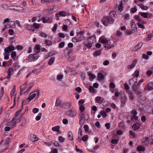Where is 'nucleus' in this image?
Here are the masks:
<instances>
[{
  "instance_id": "603ef678",
  "label": "nucleus",
  "mask_w": 153,
  "mask_h": 153,
  "mask_svg": "<svg viewBox=\"0 0 153 153\" xmlns=\"http://www.w3.org/2000/svg\"><path fill=\"white\" fill-rule=\"evenodd\" d=\"M100 114L104 117H106L107 115L105 111H102L100 112Z\"/></svg>"
},
{
  "instance_id": "a878e982",
  "label": "nucleus",
  "mask_w": 153,
  "mask_h": 153,
  "mask_svg": "<svg viewBox=\"0 0 153 153\" xmlns=\"http://www.w3.org/2000/svg\"><path fill=\"white\" fill-rule=\"evenodd\" d=\"M101 54V51L100 50H98L95 51L93 53V55L94 56H99Z\"/></svg>"
},
{
  "instance_id": "2f4dec72",
  "label": "nucleus",
  "mask_w": 153,
  "mask_h": 153,
  "mask_svg": "<svg viewBox=\"0 0 153 153\" xmlns=\"http://www.w3.org/2000/svg\"><path fill=\"white\" fill-rule=\"evenodd\" d=\"M88 75L90 77V78L92 79V80L96 78L95 75L91 73H88Z\"/></svg>"
},
{
  "instance_id": "6e6d98bb",
  "label": "nucleus",
  "mask_w": 153,
  "mask_h": 153,
  "mask_svg": "<svg viewBox=\"0 0 153 153\" xmlns=\"http://www.w3.org/2000/svg\"><path fill=\"white\" fill-rule=\"evenodd\" d=\"M92 43H93L92 42H88V43L86 44V45L87 47L89 48H91L92 47Z\"/></svg>"
},
{
  "instance_id": "c9c22d12",
  "label": "nucleus",
  "mask_w": 153,
  "mask_h": 153,
  "mask_svg": "<svg viewBox=\"0 0 153 153\" xmlns=\"http://www.w3.org/2000/svg\"><path fill=\"white\" fill-rule=\"evenodd\" d=\"M16 119V118H15V117H14L13 118L12 120L10 121V122H9L8 123H7V125L9 126H12L13 124V123H14V120Z\"/></svg>"
},
{
  "instance_id": "79ce46f5",
  "label": "nucleus",
  "mask_w": 153,
  "mask_h": 153,
  "mask_svg": "<svg viewBox=\"0 0 153 153\" xmlns=\"http://www.w3.org/2000/svg\"><path fill=\"white\" fill-rule=\"evenodd\" d=\"M132 29V32L133 33H135L137 32V26L136 25L135 26H133V28Z\"/></svg>"
},
{
  "instance_id": "e2e57ef3",
  "label": "nucleus",
  "mask_w": 153,
  "mask_h": 153,
  "mask_svg": "<svg viewBox=\"0 0 153 153\" xmlns=\"http://www.w3.org/2000/svg\"><path fill=\"white\" fill-rule=\"evenodd\" d=\"M131 28H132L133 27V26H135L136 25L135 24V22L133 20H132L131 21Z\"/></svg>"
},
{
  "instance_id": "69168bd1",
  "label": "nucleus",
  "mask_w": 153,
  "mask_h": 153,
  "mask_svg": "<svg viewBox=\"0 0 153 153\" xmlns=\"http://www.w3.org/2000/svg\"><path fill=\"white\" fill-rule=\"evenodd\" d=\"M84 102V101L82 99L79 100V106L82 105Z\"/></svg>"
},
{
  "instance_id": "4be33fe9",
  "label": "nucleus",
  "mask_w": 153,
  "mask_h": 153,
  "mask_svg": "<svg viewBox=\"0 0 153 153\" xmlns=\"http://www.w3.org/2000/svg\"><path fill=\"white\" fill-rule=\"evenodd\" d=\"M60 126H56L52 128V130L53 131H56L58 133H60L59 131Z\"/></svg>"
},
{
  "instance_id": "393cba45",
  "label": "nucleus",
  "mask_w": 153,
  "mask_h": 153,
  "mask_svg": "<svg viewBox=\"0 0 153 153\" xmlns=\"http://www.w3.org/2000/svg\"><path fill=\"white\" fill-rule=\"evenodd\" d=\"M31 140L35 142L38 140V138L35 135L32 134L31 135Z\"/></svg>"
},
{
  "instance_id": "f704fd0d",
  "label": "nucleus",
  "mask_w": 153,
  "mask_h": 153,
  "mask_svg": "<svg viewBox=\"0 0 153 153\" xmlns=\"http://www.w3.org/2000/svg\"><path fill=\"white\" fill-rule=\"evenodd\" d=\"M15 91H16V87L15 86H14L13 88V89L12 90V91L10 92V95L11 97H12L14 96V93L15 92Z\"/></svg>"
},
{
  "instance_id": "20e7f679",
  "label": "nucleus",
  "mask_w": 153,
  "mask_h": 153,
  "mask_svg": "<svg viewBox=\"0 0 153 153\" xmlns=\"http://www.w3.org/2000/svg\"><path fill=\"white\" fill-rule=\"evenodd\" d=\"M66 115L70 117H74L76 115V112L74 109H70L66 112Z\"/></svg>"
},
{
  "instance_id": "e433bc0d",
  "label": "nucleus",
  "mask_w": 153,
  "mask_h": 153,
  "mask_svg": "<svg viewBox=\"0 0 153 153\" xmlns=\"http://www.w3.org/2000/svg\"><path fill=\"white\" fill-rule=\"evenodd\" d=\"M65 140V138L62 136H60L58 137V140L62 143L64 142Z\"/></svg>"
},
{
  "instance_id": "1a4fd4ad",
  "label": "nucleus",
  "mask_w": 153,
  "mask_h": 153,
  "mask_svg": "<svg viewBox=\"0 0 153 153\" xmlns=\"http://www.w3.org/2000/svg\"><path fill=\"white\" fill-rule=\"evenodd\" d=\"M109 40H108L107 38L104 36H101L99 39V42H101L102 44H106L108 42V41Z\"/></svg>"
},
{
  "instance_id": "4c0bfd02",
  "label": "nucleus",
  "mask_w": 153,
  "mask_h": 153,
  "mask_svg": "<svg viewBox=\"0 0 153 153\" xmlns=\"http://www.w3.org/2000/svg\"><path fill=\"white\" fill-rule=\"evenodd\" d=\"M72 42H78L80 41V39H79L77 38L76 37H75L73 38L72 39Z\"/></svg>"
},
{
  "instance_id": "a18cd8bd",
  "label": "nucleus",
  "mask_w": 153,
  "mask_h": 153,
  "mask_svg": "<svg viewBox=\"0 0 153 153\" xmlns=\"http://www.w3.org/2000/svg\"><path fill=\"white\" fill-rule=\"evenodd\" d=\"M137 24L139 27L142 29H144L145 28L144 26L142 24L140 23L137 22Z\"/></svg>"
},
{
  "instance_id": "5fc2aeb1",
  "label": "nucleus",
  "mask_w": 153,
  "mask_h": 153,
  "mask_svg": "<svg viewBox=\"0 0 153 153\" xmlns=\"http://www.w3.org/2000/svg\"><path fill=\"white\" fill-rule=\"evenodd\" d=\"M41 46L40 45H36L35 47V48L37 51H39L41 50Z\"/></svg>"
},
{
  "instance_id": "13d9d810",
  "label": "nucleus",
  "mask_w": 153,
  "mask_h": 153,
  "mask_svg": "<svg viewBox=\"0 0 153 153\" xmlns=\"http://www.w3.org/2000/svg\"><path fill=\"white\" fill-rule=\"evenodd\" d=\"M152 70H148L146 72V74L148 76H150L153 73Z\"/></svg>"
},
{
  "instance_id": "6ab92c4d",
  "label": "nucleus",
  "mask_w": 153,
  "mask_h": 153,
  "mask_svg": "<svg viewBox=\"0 0 153 153\" xmlns=\"http://www.w3.org/2000/svg\"><path fill=\"white\" fill-rule=\"evenodd\" d=\"M33 86V84L31 83L30 84L27 90L25 91L24 92V94L25 95H27V94L29 93L30 90L32 88V87Z\"/></svg>"
},
{
  "instance_id": "c756f323",
  "label": "nucleus",
  "mask_w": 153,
  "mask_h": 153,
  "mask_svg": "<svg viewBox=\"0 0 153 153\" xmlns=\"http://www.w3.org/2000/svg\"><path fill=\"white\" fill-rule=\"evenodd\" d=\"M126 97H124L122 99V100L121 101V105L122 106H124L125 105V102H126Z\"/></svg>"
},
{
  "instance_id": "473e14b6",
  "label": "nucleus",
  "mask_w": 153,
  "mask_h": 153,
  "mask_svg": "<svg viewBox=\"0 0 153 153\" xmlns=\"http://www.w3.org/2000/svg\"><path fill=\"white\" fill-rule=\"evenodd\" d=\"M58 25L57 24H54L53 27L52 28V30L53 32H55L57 30Z\"/></svg>"
},
{
  "instance_id": "864d4df0",
  "label": "nucleus",
  "mask_w": 153,
  "mask_h": 153,
  "mask_svg": "<svg viewBox=\"0 0 153 153\" xmlns=\"http://www.w3.org/2000/svg\"><path fill=\"white\" fill-rule=\"evenodd\" d=\"M89 91L92 93H94L95 91L94 89V87L92 86H90L89 88Z\"/></svg>"
},
{
  "instance_id": "7c9ffc66",
  "label": "nucleus",
  "mask_w": 153,
  "mask_h": 153,
  "mask_svg": "<svg viewBox=\"0 0 153 153\" xmlns=\"http://www.w3.org/2000/svg\"><path fill=\"white\" fill-rule=\"evenodd\" d=\"M138 151H144L145 150V148L142 146H139L137 147Z\"/></svg>"
},
{
  "instance_id": "3c124183",
  "label": "nucleus",
  "mask_w": 153,
  "mask_h": 153,
  "mask_svg": "<svg viewBox=\"0 0 153 153\" xmlns=\"http://www.w3.org/2000/svg\"><path fill=\"white\" fill-rule=\"evenodd\" d=\"M109 87L110 88H114L115 87V85L114 83L111 82L109 84Z\"/></svg>"
},
{
  "instance_id": "4d7b16f0",
  "label": "nucleus",
  "mask_w": 153,
  "mask_h": 153,
  "mask_svg": "<svg viewBox=\"0 0 153 153\" xmlns=\"http://www.w3.org/2000/svg\"><path fill=\"white\" fill-rule=\"evenodd\" d=\"M42 116V114H39V115H37L36 117V120L38 121L41 118Z\"/></svg>"
},
{
  "instance_id": "f8f14e48",
  "label": "nucleus",
  "mask_w": 153,
  "mask_h": 153,
  "mask_svg": "<svg viewBox=\"0 0 153 153\" xmlns=\"http://www.w3.org/2000/svg\"><path fill=\"white\" fill-rule=\"evenodd\" d=\"M25 29L26 30H30L33 32L35 31L33 25H27L25 27Z\"/></svg>"
},
{
  "instance_id": "ddd939ff",
  "label": "nucleus",
  "mask_w": 153,
  "mask_h": 153,
  "mask_svg": "<svg viewBox=\"0 0 153 153\" xmlns=\"http://www.w3.org/2000/svg\"><path fill=\"white\" fill-rule=\"evenodd\" d=\"M88 40L89 42L95 43L96 41V36L94 35L91 36L89 37Z\"/></svg>"
},
{
  "instance_id": "0e129e2a",
  "label": "nucleus",
  "mask_w": 153,
  "mask_h": 153,
  "mask_svg": "<svg viewBox=\"0 0 153 153\" xmlns=\"http://www.w3.org/2000/svg\"><path fill=\"white\" fill-rule=\"evenodd\" d=\"M39 111V109L38 108H34L33 110V112L34 113H37Z\"/></svg>"
},
{
  "instance_id": "c03bdc74",
  "label": "nucleus",
  "mask_w": 153,
  "mask_h": 153,
  "mask_svg": "<svg viewBox=\"0 0 153 153\" xmlns=\"http://www.w3.org/2000/svg\"><path fill=\"white\" fill-rule=\"evenodd\" d=\"M33 25L35 29L38 28L40 26V24L38 23H34Z\"/></svg>"
},
{
  "instance_id": "a19ab883",
  "label": "nucleus",
  "mask_w": 153,
  "mask_h": 153,
  "mask_svg": "<svg viewBox=\"0 0 153 153\" xmlns=\"http://www.w3.org/2000/svg\"><path fill=\"white\" fill-rule=\"evenodd\" d=\"M27 85L26 83L22 85L21 86L20 89L21 90L24 91L27 88Z\"/></svg>"
},
{
  "instance_id": "a211bd4d",
  "label": "nucleus",
  "mask_w": 153,
  "mask_h": 153,
  "mask_svg": "<svg viewBox=\"0 0 153 153\" xmlns=\"http://www.w3.org/2000/svg\"><path fill=\"white\" fill-rule=\"evenodd\" d=\"M97 78L98 80L101 81H102L104 79V75L101 73H98Z\"/></svg>"
},
{
  "instance_id": "ea45409f",
  "label": "nucleus",
  "mask_w": 153,
  "mask_h": 153,
  "mask_svg": "<svg viewBox=\"0 0 153 153\" xmlns=\"http://www.w3.org/2000/svg\"><path fill=\"white\" fill-rule=\"evenodd\" d=\"M132 128L134 130H136L139 128V126H137L136 124H134L132 126Z\"/></svg>"
},
{
  "instance_id": "f257e3e1",
  "label": "nucleus",
  "mask_w": 153,
  "mask_h": 153,
  "mask_svg": "<svg viewBox=\"0 0 153 153\" xmlns=\"http://www.w3.org/2000/svg\"><path fill=\"white\" fill-rule=\"evenodd\" d=\"M79 115V123L80 125L82 126L84 124L85 120H88L89 117L88 115L82 112H80Z\"/></svg>"
},
{
  "instance_id": "423d86ee",
  "label": "nucleus",
  "mask_w": 153,
  "mask_h": 153,
  "mask_svg": "<svg viewBox=\"0 0 153 153\" xmlns=\"http://www.w3.org/2000/svg\"><path fill=\"white\" fill-rule=\"evenodd\" d=\"M131 113L132 114L131 118V120L134 121V120H137L138 117L136 116L137 114L136 111L135 110H132L131 111Z\"/></svg>"
},
{
  "instance_id": "9d476101",
  "label": "nucleus",
  "mask_w": 153,
  "mask_h": 153,
  "mask_svg": "<svg viewBox=\"0 0 153 153\" xmlns=\"http://www.w3.org/2000/svg\"><path fill=\"white\" fill-rule=\"evenodd\" d=\"M15 49L16 48L13 46L11 45L5 48L4 49V51L6 53H9L15 50Z\"/></svg>"
},
{
  "instance_id": "37998d69",
  "label": "nucleus",
  "mask_w": 153,
  "mask_h": 153,
  "mask_svg": "<svg viewBox=\"0 0 153 153\" xmlns=\"http://www.w3.org/2000/svg\"><path fill=\"white\" fill-rule=\"evenodd\" d=\"M51 143L54 145L55 146H59V144L57 141H52Z\"/></svg>"
},
{
  "instance_id": "cd10ccee",
  "label": "nucleus",
  "mask_w": 153,
  "mask_h": 153,
  "mask_svg": "<svg viewBox=\"0 0 153 153\" xmlns=\"http://www.w3.org/2000/svg\"><path fill=\"white\" fill-rule=\"evenodd\" d=\"M68 136L69 140H73V134L72 132L69 131L68 134Z\"/></svg>"
},
{
  "instance_id": "bf43d9fd",
  "label": "nucleus",
  "mask_w": 153,
  "mask_h": 153,
  "mask_svg": "<svg viewBox=\"0 0 153 153\" xmlns=\"http://www.w3.org/2000/svg\"><path fill=\"white\" fill-rule=\"evenodd\" d=\"M153 35L152 34H149L147 38V40L150 41L151 40L152 37L153 36Z\"/></svg>"
},
{
  "instance_id": "4468645a",
  "label": "nucleus",
  "mask_w": 153,
  "mask_h": 153,
  "mask_svg": "<svg viewBox=\"0 0 153 153\" xmlns=\"http://www.w3.org/2000/svg\"><path fill=\"white\" fill-rule=\"evenodd\" d=\"M39 56V55L37 54H30L28 56V58H31L33 60H35L38 58Z\"/></svg>"
},
{
  "instance_id": "2eb2a0df",
  "label": "nucleus",
  "mask_w": 153,
  "mask_h": 153,
  "mask_svg": "<svg viewBox=\"0 0 153 153\" xmlns=\"http://www.w3.org/2000/svg\"><path fill=\"white\" fill-rule=\"evenodd\" d=\"M104 100V98L102 97L98 96L95 99V102L98 103H100L103 102Z\"/></svg>"
},
{
  "instance_id": "b1692460",
  "label": "nucleus",
  "mask_w": 153,
  "mask_h": 153,
  "mask_svg": "<svg viewBox=\"0 0 153 153\" xmlns=\"http://www.w3.org/2000/svg\"><path fill=\"white\" fill-rule=\"evenodd\" d=\"M59 15L60 16L65 17L68 15L67 13L65 11H60L59 13Z\"/></svg>"
},
{
  "instance_id": "680f3d73",
  "label": "nucleus",
  "mask_w": 153,
  "mask_h": 153,
  "mask_svg": "<svg viewBox=\"0 0 153 153\" xmlns=\"http://www.w3.org/2000/svg\"><path fill=\"white\" fill-rule=\"evenodd\" d=\"M65 45V42H62L61 43H60L59 45V47L60 48H62L64 47Z\"/></svg>"
},
{
  "instance_id": "5701e85b",
  "label": "nucleus",
  "mask_w": 153,
  "mask_h": 153,
  "mask_svg": "<svg viewBox=\"0 0 153 153\" xmlns=\"http://www.w3.org/2000/svg\"><path fill=\"white\" fill-rule=\"evenodd\" d=\"M21 121L20 119H16L13 123V124L11 126V128H13L16 126V124L18 123H19Z\"/></svg>"
},
{
  "instance_id": "6e6552de",
  "label": "nucleus",
  "mask_w": 153,
  "mask_h": 153,
  "mask_svg": "<svg viewBox=\"0 0 153 153\" xmlns=\"http://www.w3.org/2000/svg\"><path fill=\"white\" fill-rule=\"evenodd\" d=\"M153 83L150 82L146 86L144 91L145 90H152L153 89Z\"/></svg>"
},
{
  "instance_id": "412c9836",
  "label": "nucleus",
  "mask_w": 153,
  "mask_h": 153,
  "mask_svg": "<svg viewBox=\"0 0 153 153\" xmlns=\"http://www.w3.org/2000/svg\"><path fill=\"white\" fill-rule=\"evenodd\" d=\"M55 60V58L52 57L50 58L48 61V65H51L54 63Z\"/></svg>"
},
{
  "instance_id": "bb28decb",
  "label": "nucleus",
  "mask_w": 153,
  "mask_h": 153,
  "mask_svg": "<svg viewBox=\"0 0 153 153\" xmlns=\"http://www.w3.org/2000/svg\"><path fill=\"white\" fill-rule=\"evenodd\" d=\"M142 45L143 43L142 42H140L138 44V45L134 48V50H137L139 49L140 48Z\"/></svg>"
},
{
  "instance_id": "052dcab7",
  "label": "nucleus",
  "mask_w": 153,
  "mask_h": 153,
  "mask_svg": "<svg viewBox=\"0 0 153 153\" xmlns=\"http://www.w3.org/2000/svg\"><path fill=\"white\" fill-rule=\"evenodd\" d=\"M4 59H7L9 58V55L7 53L4 54Z\"/></svg>"
},
{
  "instance_id": "8fccbe9b",
  "label": "nucleus",
  "mask_w": 153,
  "mask_h": 153,
  "mask_svg": "<svg viewBox=\"0 0 153 153\" xmlns=\"http://www.w3.org/2000/svg\"><path fill=\"white\" fill-rule=\"evenodd\" d=\"M118 142V140L116 139H112L111 141V143L114 144H117Z\"/></svg>"
},
{
  "instance_id": "09e8293b",
  "label": "nucleus",
  "mask_w": 153,
  "mask_h": 153,
  "mask_svg": "<svg viewBox=\"0 0 153 153\" xmlns=\"http://www.w3.org/2000/svg\"><path fill=\"white\" fill-rule=\"evenodd\" d=\"M88 138V136L87 135H84L82 138V140L83 141H86Z\"/></svg>"
},
{
  "instance_id": "9b49d317",
  "label": "nucleus",
  "mask_w": 153,
  "mask_h": 153,
  "mask_svg": "<svg viewBox=\"0 0 153 153\" xmlns=\"http://www.w3.org/2000/svg\"><path fill=\"white\" fill-rule=\"evenodd\" d=\"M13 72L14 70L13 68H10L8 69V75L6 78L9 79V80H10L9 79L11 78V76L13 74Z\"/></svg>"
},
{
  "instance_id": "dca6fc26",
  "label": "nucleus",
  "mask_w": 153,
  "mask_h": 153,
  "mask_svg": "<svg viewBox=\"0 0 153 153\" xmlns=\"http://www.w3.org/2000/svg\"><path fill=\"white\" fill-rule=\"evenodd\" d=\"M72 106L71 103L70 102H64L63 103V106L62 108L68 109L71 108Z\"/></svg>"
},
{
  "instance_id": "f3484780",
  "label": "nucleus",
  "mask_w": 153,
  "mask_h": 153,
  "mask_svg": "<svg viewBox=\"0 0 153 153\" xmlns=\"http://www.w3.org/2000/svg\"><path fill=\"white\" fill-rule=\"evenodd\" d=\"M63 103L61 102L59 99H57L56 100L55 106H59L62 108V107H63Z\"/></svg>"
},
{
  "instance_id": "72a5a7b5",
  "label": "nucleus",
  "mask_w": 153,
  "mask_h": 153,
  "mask_svg": "<svg viewBox=\"0 0 153 153\" xmlns=\"http://www.w3.org/2000/svg\"><path fill=\"white\" fill-rule=\"evenodd\" d=\"M139 6L142 9L144 10H147L148 9V7L146 6H144L142 4H139Z\"/></svg>"
},
{
  "instance_id": "aec40b11",
  "label": "nucleus",
  "mask_w": 153,
  "mask_h": 153,
  "mask_svg": "<svg viewBox=\"0 0 153 153\" xmlns=\"http://www.w3.org/2000/svg\"><path fill=\"white\" fill-rule=\"evenodd\" d=\"M136 63L137 61L136 60H133L132 62V64L131 65H128V69H130L134 68L135 66Z\"/></svg>"
},
{
  "instance_id": "58836bf2",
  "label": "nucleus",
  "mask_w": 153,
  "mask_h": 153,
  "mask_svg": "<svg viewBox=\"0 0 153 153\" xmlns=\"http://www.w3.org/2000/svg\"><path fill=\"white\" fill-rule=\"evenodd\" d=\"M140 15L145 18H147L148 17V13H147L142 12L140 13Z\"/></svg>"
},
{
  "instance_id": "f03ea898",
  "label": "nucleus",
  "mask_w": 153,
  "mask_h": 153,
  "mask_svg": "<svg viewBox=\"0 0 153 153\" xmlns=\"http://www.w3.org/2000/svg\"><path fill=\"white\" fill-rule=\"evenodd\" d=\"M114 22L113 19L109 17H104L102 19V23L103 25L107 26L109 24H112Z\"/></svg>"
},
{
  "instance_id": "39448f33",
  "label": "nucleus",
  "mask_w": 153,
  "mask_h": 153,
  "mask_svg": "<svg viewBox=\"0 0 153 153\" xmlns=\"http://www.w3.org/2000/svg\"><path fill=\"white\" fill-rule=\"evenodd\" d=\"M39 92L37 91L30 93L29 94V96L28 97L27 99L30 101L32 100L36 96L37 94V96H39Z\"/></svg>"
},
{
  "instance_id": "c85d7f7f",
  "label": "nucleus",
  "mask_w": 153,
  "mask_h": 153,
  "mask_svg": "<svg viewBox=\"0 0 153 153\" xmlns=\"http://www.w3.org/2000/svg\"><path fill=\"white\" fill-rule=\"evenodd\" d=\"M134 18L135 19L137 20L138 22L140 23L142 20L140 18V17L137 16L136 15L134 17Z\"/></svg>"
},
{
  "instance_id": "774afa93",
  "label": "nucleus",
  "mask_w": 153,
  "mask_h": 153,
  "mask_svg": "<svg viewBox=\"0 0 153 153\" xmlns=\"http://www.w3.org/2000/svg\"><path fill=\"white\" fill-rule=\"evenodd\" d=\"M11 139L10 137H7L5 140V142L6 144H8L10 141Z\"/></svg>"
},
{
  "instance_id": "338daca9",
  "label": "nucleus",
  "mask_w": 153,
  "mask_h": 153,
  "mask_svg": "<svg viewBox=\"0 0 153 153\" xmlns=\"http://www.w3.org/2000/svg\"><path fill=\"white\" fill-rule=\"evenodd\" d=\"M84 128L85 131H89V129L88 126L87 125H85L84 126Z\"/></svg>"
},
{
  "instance_id": "49530a36",
  "label": "nucleus",
  "mask_w": 153,
  "mask_h": 153,
  "mask_svg": "<svg viewBox=\"0 0 153 153\" xmlns=\"http://www.w3.org/2000/svg\"><path fill=\"white\" fill-rule=\"evenodd\" d=\"M129 97L130 99L133 100L134 97V95L131 92L128 93Z\"/></svg>"
},
{
  "instance_id": "de8ad7c7",
  "label": "nucleus",
  "mask_w": 153,
  "mask_h": 153,
  "mask_svg": "<svg viewBox=\"0 0 153 153\" xmlns=\"http://www.w3.org/2000/svg\"><path fill=\"white\" fill-rule=\"evenodd\" d=\"M139 71L138 70H136L134 73V75L133 76L134 77H137L139 76Z\"/></svg>"
},
{
  "instance_id": "7ed1b4c3",
  "label": "nucleus",
  "mask_w": 153,
  "mask_h": 153,
  "mask_svg": "<svg viewBox=\"0 0 153 153\" xmlns=\"http://www.w3.org/2000/svg\"><path fill=\"white\" fill-rule=\"evenodd\" d=\"M139 86L138 84L137 85H134L133 87V90L135 91L137 97L140 98H141L142 93L139 90Z\"/></svg>"
},
{
  "instance_id": "0eeeda50",
  "label": "nucleus",
  "mask_w": 153,
  "mask_h": 153,
  "mask_svg": "<svg viewBox=\"0 0 153 153\" xmlns=\"http://www.w3.org/2000/svg\"><path fill=\"white\" fill-rule=\"evenodd\" d=\"M114 43L113 42L112 43L109 40L108 41V42L105 45L104 47L105 48L107 49H110L114 47Z\"/></svg>"
}]
</instances>
